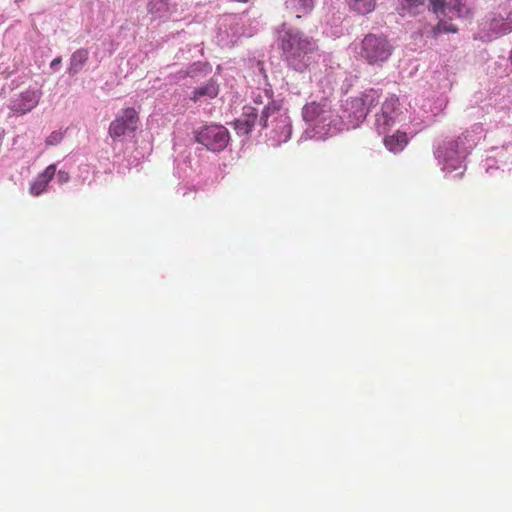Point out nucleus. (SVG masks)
I'll return each instance as SVG.
<instances>
[{
  "label": "nucleus",
  "mask_w": 512,
  "mask_h": 512,
  "mask_svg": "<svg viewBox=\"0 0 512 512\" xmlns=\"http://www.w3.org/2000/svg\"><path fill=\"white\" fill-rule=\"evenodd\" d=\"M285 7L297 18L309 14L314 7V0H286Z\"/></svg>",
  "instance_id": "f8f14e48"
},
{
  "label": "nucleus",
  "mask_w": 512,
  "mask_h": 512,
  "mask_svg": "<svg viewBox=\"0 0 512 512\" xmlns=\"http://www.w3.org/2000/svg\"><path fill=\"white\" fill-rule=\"evenodd\" d=\"M424 6V0H399V10L402 14L416 15Z\"/></svg>",
  "instance_id": "a211bd4d"
},
{
  "label": "nucleus",
  "mask_w": 512,
  "mask_h": 512,
  "mask_svg": "<svg viewBox=\"0 0 512 512\" xmlns=\"http://www.w3.org/2000/svg\"><path fill=\"white\" fill-rule=\"evenodd\" d=\"M279 46L285 59L298 69L308 67V55L318 48L313 38L295 29H287L280 35Z\"/></svg>",
  "instance_id": "f257e3e1"
},
{
  "label": "nucleus",
  "mask_w": 512,
  "mask_h": 512,
  "mask_svg": "<svg viewBox=\"0 0 512 512\" xmlns=\"http://www.w3.org/2000/svg\"><path fill=\"white\" fill-rule=\"evenodd\" d=\"M347 109L350 111L351 116L357 122L363 121L368 114V108L364 106L361 96L352 98L350 101H347Z\"/></svg>",
  "instance_id": "4468645a"
},
{
  "label": "nucleus",
  "mask_w": 512,
  "mask_h": 512,
  "mask_svg": "<svg viewBox=\"0 0 512 512\" xmlns=\"http://www.w3.org/2000/svg\"><path fill=\"white\" fill-rule=\"evenodd\" d=\"M56 172L55 164L49 165L41 174L37 176L34 182L31 184L29 188V192L33 196H39L44 191L52 180Z\"/></svg>",
  "instance_id": "1a4fd4ad"
},
{
  "label": "nucleus",
  "mask_w": 512,
  "mask_h": 512,
  "mask_svg": "<svg viewBox=\"0 0 512 512\" xmlns=\"http://www.w3.org/2000/svg\"><path fill=\"white\" fill-rule=\"evenodd\" d=\"M230 140L228 130L222 125L204 126L196 134V141L213 152L224 150Z\"/></svg>",
  "instance_id": "20e7f679"
},
{
  "label": "nucleus",
  "mask_w": 512,
  "mask_h": 512,
  "mask_svg": "<svg viewBox=\"0 0 512 512\" xmlns=\"http://www.w3.org/2000/svg\"><path fill=\"white\" fill-rule=\"evenodd\" d=\"M509 59L512 62V49H511V52H510V55H509Z\"/></svg>",
  "instance_id": "a878e982"
},
{
  "label": "nucleus",
  "mask_w": 512,
  "mask_h": 512,
  "mask_svg": "<svg viewBox=\"0 0 512 512\" xmlns=\"http://www.w3.org/2000/svg\"><path fill=\"white\" fill-rule=\"evenodd\" d=\"M61 63V57H57L55 58L54 60H52L51 64H50V67L51 68H56L59 64Z\"/></svg>",
  "instance_id": "393cba45"
},
{
  "label": "nucleus",
  "mask_w": 512,
  "mask_h": 512,
  "mask_svg": "<svg viewBox=\"0 0 512 512\" xmlns=\"http://www.w3.org/2000/svg\"><path fill=\"white\" fill-rule=\"evenodd\" d=\"M433 13L437 16L444 12L446 0H428Z\"/></svg>",
  "instance_id": "4be33fe9"
},
{
  "label": "nucleus",
  "mask_w": 512,
  "mask_h": 512,
  "mask_svg": "<svg viewBox=\"0 0 512 512\" xmlns=\"http://www.w3.org/2000/svg\"><path fill=\"white\" fill-rule=\"evenodd\" d=\"M436 30L438 32H443V33H456L458 31V28L455 25H453L452 23H448V22L441 20L438 23Z\"/></svg>",
  "instance_id": "412c9836"
},
{
  "label": "nucleus",
  "mask_w": 512,
  "mask_h": 512,
  "mask_svg": "<svg viewBox=\"0 0 512 512\" xmlns=\"http://www.w3.org/2000/svg\"><path fill=\"white\" fill-rule=\"evenodd\" d=\"M484 41H490L512 32V7L510 3L499 5L481 23Z\"/></svg>",
  "instance_id": "f03ea898"
},
{
  "label": "nucleus",
  "mask_w": 512,
  "mask_h": 512,
  "mask_svg": "<svg viewBox=\"0 0 512 512\" xmlns=\"http://www.w3.org/2000/svg\"><path fill=\"white\" fill-rule=\"evenodd\" d=\"M407 144L408 137L405 132L397 131L393 135L384 138L385 147L393 153L401 152Z\"/></svg>",
  "instance_id": "ddd939ff"
},
{
  "label": "nucleus",
  "mask_w": 512,
  "mask_h": 512,
  "mask_svg": "<svg viewBox=\"0 0 512 512\" xmlns=\"http://www.w3.org/2000/svg\"><path fill=\"white\" fill-rule=\"evenodd\" d=\"M361 97L363 100V104L364 106H366V108H368L369 113L374 107H376L379 104L381 95L377 90L369 89L364 91L361 94Z\"/></svg>",
  "instance_id": "6ab92c4d"
},
{
  "label": "nucleus",
  "mask_w": 512,
  "mask_h": 512,
  "mask_svg": "<svg viewBox=\"0 0 512 512\" xmlns=\"http://www.w3.org/2000/svg\"><path fill=\"white\" fill-rule=\"evenodd\" d=\"M323 112V108L320 104L316 102H311L303 107L302 114L306 122H314L320 117V115Z\"/></svg>",
  "instance_id": "f3484780"
},
{
  "label": "nucleus",
  "mask_w": 512,
  "mask_h": 512,
  "mask_svg": "<svg viewBox=\"0 0 512 512\" xmlns=\"http://www.w3.org/2000/svg\"><path fill=\"white\" fill-rule=\"evenodd\" d=\"M42 95L41 89L29 87L11 99L9 108L14 113L26 114L39 104Z\"/></svg>",
  "instance_id": "423d86ee"
},
{
  "label": "nucleus",
  "mask_w": 512,
  "mask_h": 512,
  "mask_svg": "<svg viewBox=\"0 0 512 512\" xmlns=\"http://www.w3.org/2000/svg\"><path fill=\"white\" fill-rule=\"evenodd\" d=\"M59 140H60V135L54 132L47 138L46 142L48 145H54V144L58 143Z\"/></svg>",
  "instance_id": "b1692460"
},
{
  "label": "nucleus",
  "mask_w": 512,
  "mask_h": 512,
  "mask_svg": "<svg viewBox=\"0 0 512 512\" xmlns=\"http://www.w3.org/2000/svg\"><path fill=\"white\" fill-rule=\"evenodd\" d=\"M392 53V46L383 36L368 34L362 40L361 56L371 65H380Z\"/></svg>",
  "instance_id": "7ed1b4c3"
},
{
  "label": "nucleus",
  "mask_w": 512,
  "mask_h": 512,
  "mask_svg": "<svg viewBox=\"0 0 512 512\" xmlns=\"http://www.w3.org/2000/svg\"><path fill=\"white\" fill-rule=\"evenodd\" d=\"M70 179V176L68 174V172L66 171H58L57 173V180L60 184H64V183H67Z\"/></svg>",
  "instance_id": "5701e85b"
},
{
  "label": "nucleus",
  "mask_w": 512,
  "mask_h": 512,
  "mask_svg": "<svg viewBox=\"0 0 512 512\" xmlns=\"http://www.w3.org/2000/svg\"><path fill=\"white\" fill-rule=\"evenodd\" d=\"M399 105V99L391 95L385 99L381 106V112L376 114L375 126L379 134L386 133L395 123V113Z\"/></svg>",
  "instance_id": "0eeeda50"
},
{
  "label": "nucleus",
  "mask_w": 512,
  "mask_h": 512,
  "mask_svg": "<svg viewBox=\"0 0 512 512\" xmlns=\"http://www.w3.org/2000/svg\"><path fill=\"white\" fill-rule=\"evenodd\" d=\"M88 55L89 54H88V51L86 49H78V50H76L72 54V56H71L70 66L68 68V73L70 75L77 74L82 69L84 64L87 62Z\"/></svg>",
  "instance_id": "dca6fc26"
},
{
  "label": "nucleus",
  "mask_w": 512,
  "mask_h": 512,
  "mask_svg": "<svg viewBox=\"0 0 512 512\" xmlns=\"http://www.w3.org/2000/svg\"><path fill=\"white\" fill-rule=\"evenodd\" d=\"M139 122V113L135 108H124L110 123L108 128L109 136L116 139L128 134H134L138 129Z\"/></svg>",
  "instance_id": "39448f33"
},
{
  "label": "nucleus",
  "mask_w": 512,
  "mask_h": 512,
  "mask_svg": "<svg viewBox=\"0 0 512 512\" xmlns=\"http://www.w3.org/2000/svg\"><path fill=\"white\" fill-rule=\"evenodd\" d=\"M271 116L273 117V121H277V127L281 129V134L284 136L283 140L286 141L291 134V125L288 116L280 113L279 108L274 103L269 104L262 111L260 124L263 128L268 126V119Z\"/></svg>",
  "instance_id": "6e6552de"
},
{
  "label": "nucleus",
  "mask_w": 512,
  "mask_h": 512,
  "mask_svg": "<svg viewBox=\"0 0 512 512\" xmlns=\"http://www.w3.org/2000/svg\"><path fill=\"white\" fill-rule=\"evenodd\" d=\"M218 93H219L218 85L213 81H209V82L205 83L204 85L196 88L193 91L190 99L194 102L206 101V100L215 98L218 95Z\"/></svg>",
  "instance_id": "9b49d317"
},
{
  "label": "nucleus",
  "mask_w": 512,
  "mask_h": 512,
  "mask_svg": "<svg viewBox=\"0 0 512 512\" xmlns=\"http://www.w3.org/2000/svg\"><path fill=\"white\" fill-rule=\"evenodd\" d=\"M451 10H453L458 17L469 18L472 16V10L460 0H451Z\"/></svg>",
  "instance_id": "aec40b11"
},
{
  "label": "nucleus",
  "mask_w": 512,
  "mask_h": 512,
  "mask_svg": "<svg viewBox=\"0 0 512 512\" xmlns=\"http://www.w3.org/2000/svg\"><path fill=\"white\" fill-rule=\"evenodd\" d=\"M257 118V110L253 107L245 106L243 118L236 120L235 129L239 134H249L255 126Z\"/></svg>",
  "instance_id": "9d476101"
},
{
  "label": "nucleus",
  "mask_w": 512,
  "mask_h": 512,
  "mask_svg": "<svg viewBox=\"0 0 512 512\" xmlns=\"http://www.w3.org/2000/svg\"><path fill=\"white\" fill-rule=\"evenodd\" d=\"M351 11L359 15H367L373 12L377 5V0H345Z\"/></svg>",
  "instance_id": "2eb2a0df"
}]
</instances>
